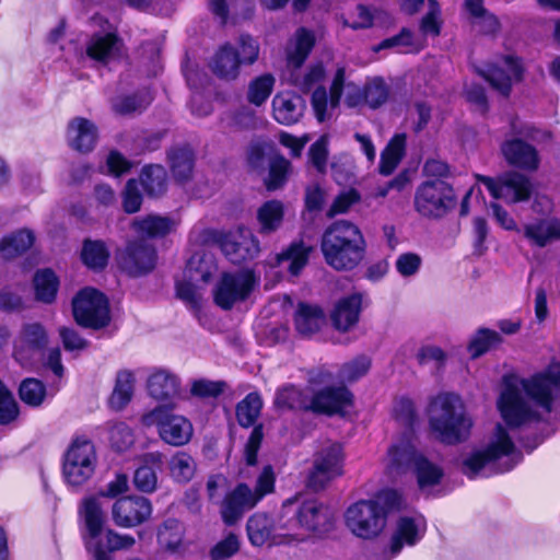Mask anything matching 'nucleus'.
Instances as JSON below:
<instances>
[{
	"mask_svg": "<svg viewBox=\"0 0 560 560\" xmlns=\"http://www.w3.org/2000/svg\"><path fill=\"white\" fill-rule=\"evenodd\" d=\"M320 250L325 262L335 271H353L365 259L368 243L357 224L336 220L324 230Z\"/></svg>",
	"mask_w": 560,
	"mask_h": 560,
	"instance_id": "1",
	"label": "nucleus"
},
{
	"mask_svg": "<svg viewBox=\"0 0 560 560\" xmlns=\"http://www.w3.org/2000/svg\"><path fill=\"white\" fill-rule=\"evenodd\" d=\"M407 506L404 492H376L373 499L358 501L347 509L346 525L354 536L371 540L384 532L390 515Z\"/></svg>",
	"mask_w": 560,
	"mask_h": 560,
	"instance_id": "2",
	"label": "nucleus"
},
{
	"mask_svg": "<svg viewBox=\"0 0 560 560\" xmlns=\"http://www.w3.org/2000/svg\"><path fill=\"white\" fill-rule=\"evenodd\" d=\"M81 537L94 560H112L109 552L130 549L136 540L131 535L107 529L102 536L105 516L96 497L85 498L79 509Z\"/></svg>",
	"mask_w": 560,
	"mask_h": 560,
	"instance_id": "3",
	"label": "nucleus"
},
{
	"mask_svg": "<svg viewBox=\"0 0 560 560\" xmlns=\"http://www.w3.org/2000/svg\"><path fill=\"white\" fill-rule=\"evenodd\" d=\"M429 428L436 440L446 445L465 442L472 427L459 395L441 393L429 404Z\"/></svg>",
	"mask_w": 560,
	"mask_h": 560,
	"instance_id": "4",
	"label": "nucleus"
},
{
	"mask_svg": "<svg viewBox=\"0 0 560 560\" xmlns=\"http://www.w3.org/2000/svg\"><path fill=\"white\" fill-rule=\"evenodd\" d=\"M260 55L258 40L248 33H243L236 46L230 42L221 44L210 57L208 68L211 73L223 82H234L241 75L242 67L256 63Z\"/></svg>",
	"mask_w": 560,
	"mask_h": 560,
	"instance_id": "5",
	"label": "nucleus"
},
{
	"mask_svg": "<svg viewBox=\"0 0 560 560\" xmlns=\"http://www.w3.org/2000/svg\"><path fill=\"white\" fill-rule=\"evenodd\" d=\"M290 530L304 535H324L331 530L335 521V511L315 497L302 498L296 495L293 500L283 503Z\"/></svg>",
	"mask_w": 560,
	"mask_h": 560,
	"instance_id": "6",
	"label": "nucleus"
},
{
	"mask_svg": "<svg viewBox=\"0 0 560 560\" xmlns=\"http://www.w3.org/2000/svg\"><path fill=\"white\" fill-rule=\"evenodd\" d=\"M71 311L77 325L85 329L102 330L112 322L108 298L92 287L77 292L71 301Z\"/></svg>",
	"mask_w": 560,
	"mask_h": 560,
	"instance_id": "7",
	"label": "nucleus"
},
{
	"mask_svg": "<svg viewBox=\"0 0 560 560\" xmlns=\"http://www.w3.org/2000/svg\"><path fill=\"white\" fill-rule=\"evenodd\" d=\"M497 440L489 443L485 448L469 454L462 463V472L470 480L490 477L493 472L495 462L503 456L511 455L515 445L502 424L495 427Z\"/></svg>",
	"mask_w": 560,
	"mask_h": 560,
	"instance_id": "8",
	"label": "nucleus"
},
{
	"mask_svg": "<svg viewBox=\"0 0 560 560\" xmlns=\"http://www.w3.org/2000/svg\"><path fill=\"white\" fill-rule=\"evenodd\" d=\"M413 205L421 217L441 219L455 209L457 197L448 182L427 179L417 187Z\"/></svg>",
	"mask_w": 560,
	"mask_h": 560,
	"instance_id": "9",
	"label": "nucleus"
},
{
	"mask_svg": "<svg viewBox=\"0 0 560 560\" xmlns=\"http://www.w3.org/2000/svg\"><path fill=\"white\" fill-rule=\"evenodd\" d=\"M95 447L91 440L75 438L68 447L62 462V474L68 485L82 486L95 470Z\"/></svg>",
	"mask_w": 560,
	"mask_h": 560,
	"instance_id": "10",
	"label": "nucleus"
},
{
	"mask_svg": "<svg viewBox=\"0 0 560 560\" xmlns=\"http://www.w3.org/2000/svg\"><path fill=\"white\" fill-rule=\"evenodd\" d=\"M246 530L250 544L258 547L304 540V535L290 530L283 509L277 524L266 514H254L247 521Z\"/></svg>",
	"mask_w": 560,
	"mask_h": 560,
	"instance_id": "11",
	"label": "nucleus"
},
{
	"mask_svg": "<svg viewBox=\"0 0 560 560\" xmlns=\"http://www.w3.org/2000/svg\"><path fill=\"white\" fill-rule=\"evenodd\" d=\"M256 283L253 269L223 272L213 290V301L220 308L230 311L235 303L246 301L250 296Z\"/></svg>",
	"mask_w": 560,
	"mask_h": 560,
	"instance_id": "12",
	"label": "nucleus"
},
{
	"mask_svg": "<svg viewBox=\"0 0 560 560\" xmlns=\"http://www.w3.org/2000/svg\"><path fill=\"white\" fill-rule=\"evenodd\" d=\"M147 424L154 423L160 438L172 446L187 444L192 435V425L183 416L174 415L172 408L155 407L150 413L143 416Z\"/></svg>",
	"mask_w": 560,
	"mask_h": 560,
	"instance_id": "13",
	"label": "nucleus"
},
{
	"mask_svg": "<svg viewBox=\"0 0 560 560\" xmlns=\"http://www.w3.org/2000/svg\"><path fill=\"white\" fill-rule=\"evenodd\" d=\"M354 406V395L346 385H326L313 392L310 400L311 413L316 416L346 417Z\"/></svg>",
	"mask_w": 560,
	"mask_h": 560,
	"instance_id": "14",
	"label": "nucleus"
},
{
	"mask_svg": "<svg viewBox=\"0 0 560 560\" xmlns=\"http://www.w3.org/2000/svg\"><path fill=\"white\" fill-rule=\"evenodd\" d=\"M119 268L130 277H140L151 272L156 265L158 254L153 245L143 240H133L116 253Z\"/></svg>",
	"mask_w": 560,
	"mask_h": 560,
	"instance_id": "15",
	"label": "nucleus"
},
{
	"mask_svg": "<svg viewBox=\"0 0 560 560\" xmlns=\"http://www.w3.org/2000/svg\"><path fill=\"white\" fill-rule=\"evenodd\" d=\"M498 408L505 424L511 429H518L524 424L536 421L540 422V415L533 410L523 398L520 389L508 384L498 400Z\"/></svg>",
	"mask_w": 560,
	"mask_h": 560,
	"instance_id": "16",
	"label": "nucleus"
},
{
	"mask_svg": "<svg viewBox=\"0 0 560 560\" xmlns=\"http://www.w3.org/2000/svg\"><path fill=\"white\" fill-rule=\"evenodd\" d=\"M427 520L419 512L399 515L389 540L390 558L399 555L404 547H413L420 542L427 533Z\"/></svg>",
	"mask_w": 560,
	"mask_h": 560,
	"instance_id": "17",
	"label": "nucleus"
},
{
	"mask_svg": "<svg viewBox=\"0 0 560 560\" xmlns=\"http://www.w3.org/2000/svg\"><path fill=\"white\" fill-rule=\"evenodd\" d=\"M211 240L225 258L237 266L253 261L260 252L259 242L254 236H240L237 240L231 232L212 231Z\"/></svg>",
	"mask_w": 560,
	"mask_h": 560,
	"instance_id": "18",
	"label": "nucleus"
},
{
	"mask_svg": "<svg viewBox=\"0 0 560 560\" xmlns=\"http://www.w3.org/2000/svg\"><path fill=\"white\" fill-rule=\"evenodd\" d=\"M152 509L148 499L140 495H127L118 499L112 510L113 520L119 527L130 528L144 522Z\"/></svg>",
	"mask_w": 560,
	"mask_h": 560,
	"instance_id": "19",
	"label": "nucleus"
},
{
	"mask_svg": "<svg viewBox=\"0 0 560 560\" xmlns=\"http://www.w3.org/2000/svg\"><path fill=\"white\" fill-rule=\"evenodd\" d=\"M500 152L508 165L522 171L535 172L540 164L537 149L521 138L504 140Z\"/></svg>",
	"mask_w": 560,
	"mask_h": 560,
	"instance_id": "20",
	"label": "nucleus"
},
{
	"mask_svg": "<svg viewBox=\"0 0 560 560\" xmlns=\"http://www.w3.org/2000/svg\"><path fill=\"white\" fill-rule=\"evenodd\" d=\"M124 40L117 32H96L91 35L85 46V54L91 60L107 66L121 57Z\"/></svg>",
	"mask_w": 560,
	"mask_h": 560,
	"instance_id": "21",
	"label": "nucleus"
},
{
	"mask_svg": "<svg viewBox=\"0 0 560 560\" xmlns=\"http://www.w3.org/2000/svg\"><path fill=\"white\" fill-rule=\"evenodd\" d=\"M98 130L90 119L77 116L69 120L67 126L68 145L79 153L92 152L97 143Z\"/></svg>",
	"mask_w": 560,
	"mask_h": 560,
	"instance_id": "22",
	"label": "nucleus"
},
{
	"mask_svg": "<svg viewBox=\"0 0 560 560\" xmlns=\"http://www.w3.org/2000/svg\"><path fill=\"white\" fill-rule=\"evenodd\" d=\"M362 299V293L354 292L336 302L330 313L331 325L336 330L347 332L359 323Z\"/></svg>",
	"mask_w": 560,
	"mask_h": 560,
	"instance_id": "23",
	"label": "nucleus"
},
{
	"mask_svg": "<svg viewBox=\"0 0 560 560\" xmlns=\"http://www.w3.org/2000/svg\"><path fill=\"white\" fill-rule=\"evenodd\" d=\"M147 388L152 398L165 402L163 407L172 408L180 393V380L166 370H156L149 376Z\"/></svg>",
	"mask_w": 560,
	"mask_h": 560,
	"instance_id": "24",
	"label": "nucleus"
},
{
	"mask_svg": "<svg viewBox=\"0 0 560 560\" xmlns=\"http://www.w3.org/2000/svg\"><path fill=\"white\" fill-rule=\"evenodd\" d=\"M266 492H226L220 513L226 525L236 523L243 514L253 509Z\"/></svg>",
	"mask_w": 560,
	"mask_h": 560,
	"instance_id": "25",
	"label": "nucleus"
},
{
	"mask_svg": "<svg viewBox=\"0 0 560 560\" xmlns=\"http://www.w3.org/2000/svg\"><path fill=\"white\" fill-rule=\"evenodd\" d=\"M305 102L293 92L278 93L272 100V115L276 121L284 126L296 124L303 116Z\"/></svg>",
	"mask_w": 560,
	"mask_h": 560,
	"instance_id": "26",
	"label": "nucleus"
},
{
	"mask_svg": "<svg viewBox=\"0 0 560 560\" xmlns=\"http://www.w3.org/2000/svg\"><path fill=\"white\" fill-rule=\"evenodd\" d=\"M170 171L176 183L185 184L191 179L196 155L190 144H176L167 150Z\"/></svg>",
	"mask_w": 560,
	"mask_h": 560,
	"instance_id": "27",
	"label": "nucleus"
},
{
	"mask_svg": "<svg viewBox=\"0 0 560 560\" xmlns=\"http://www.w3.org/2000/svg\"><path fill=\"white\" fill-rule=\"evenodd\" d=\"M163 454L161 452L144 453L139 458V466L133 474L136 490H155L158 471L162 470Z\"/></svg>",
	"mask_w": 560,
	"mask_h": 560,
	"instance_id": "28",
	"label": "nucleus"
},
{
	"mask_svg": "<svg viewBox=\"0 0 560 560\" xmlns=\"http://www.w3.org/2000/svg\"><path fill=\"white\" fill-rule=\"evenodd\" d=\"M325 319V313L319 305L299 302L293 322L301 336L311 337L320 330Z\"/></svg>",
	"mask_w": 560,
	"mask_h": 560,
	"instance_id": "29",
	"label": "nucleus"
},
{
	"mask_svg": "<svg viewBox=\"0 0 560 560\" xmlns=\"http://www.w3.org/2000/svg\"><path fill=\"white\" fill-rule=\"evenodd\" d=\"M36 236L30 229L23 228L5 234L0 240V257L11 261L24 255L35 243Z\"/></svg>",
	"mask_w": 560,
	"mask_h": 560,
	"instance_id": "30",
	"label": "nucleus"
},
{
	"mask_svg": "<svg viewBox=\"0 0 560 560\" xmlns=\"http://www.w3.org/2000/svg\"><path fill=\"white\" fill-rule=\"evenodd\" d=\"M35 301L51 305L60 289V279L51 268L37 269L32 279Z\"/></svg>",
	"mask_w": 560,
	"mask_h": 560,
	"instance_id": "31",
	"label": "nucleus"
},
{
	"mask_svg": "<svg viewBox=\"0 0 560 560\" xmlns=\"http://www.w3.org/2000/svg\"><path fill=\"white\" fill-rule=\"evenodd\" d=\"M110 259V250L103 240L84 238L80 252L81 262L93 272L104 271Z\"/></svg>",
	"mask_w": 560,
	"mask_h": 560,
	"instance_id": "32",
	"label": "nucleus"
},
{
	"mask_svg": "<svg viewBox=\"0 0 560 560\" xmlns=\"http://www.w3.org/2000/svg\"><path fill=\"white\" fill-rule=\"evenodd\" d=\"M310 400L303 389L288 383L276 389L273 406L278 410L311 412Z\"/></svg>",
	"mask_w": 560,
	"mask_h": 560,
	"instance_id": "33",
	"label": "nucleus"
},
{
	"mask_svg": "<svg viewBox=\"0 0 560 560\" xmlns=\"http://www.w3.org/2000/svg\"><path fill=\"white\" fill-rule=\"evenodd\" d=\"M175 226L170 217L160 214H147L132 221L131 228L142 237L155 240L167 236Z\"/></svg>",
	"mask_w": 560,
	"mask_h": 560,
	"instance_id": "34",
	"label": "nucleus"
},
{
	"mask_svg": "<svg viewBox=\"0 0 560 560\" xmlns=\"http://www.w3.org/2000/svg\"><path fill=\"white\" fill-rule=\"evenodd\" d=\"M389 463L387 469L398 476L412 471L422 455L412 444H393L387 451Z\"/></svg>",
	"mask_w": 560,
	"mask_h": 560,
	"instance_id": "35",
	"label": "nucleus"
},
{
	"mask_svg": "<svg viewBox=\"0 0 560 560\" xmlns=\"http://www.w3.org/2000/svg\"><path fill=\"white\" fill-rule=\"evenodd\" d=\"M256 219L258 232L261 235H270L277 232L284 220V205L278 199L265 201L258 209Z\"/></svg>",
	"mask_w": 560,
	"mask_h": 560,
	"instance_id": "36",
	"label": "nucleus"
},
{
	"mask_svg": "<svg viewBox=\"0 0 560 560\" xmlns=\"http://www.w3.org/2000/svg\"><path fill=\"white\" fill-rule=\"evenodd\" d=\"M139 183L149 198H160L167 191V172L160 164L144 165L139 175Z\"/></svg>",
	"mask_w": 560,
	"mask_h": 560,
	"instance_id": "37",
	"label": "nucleus"
},
{
	"mask_svg": "<svg viewBox=\"0 0 560 560\" xmlns=\"http://www.w3.org/2000/svg\"><path fill=\"white\" fill-rule=\"evenodd\" d=\"M390 89L386 84L382 77H376L372 81L366 82L361 91V94L354 100L353 96L347 97V104L349 106H355L359 100L363 102L372 109L382 107L389 98Z\"/></svg>",
	"mask_w": 560,
	"mask_h": 560,
	"instance_id": "38",
	"label": "nucleus"
},
{
	"mask_svg": "<svg viewBox=\"0 0 560 560\" xmlns=\"http://www.w3.org/2000/svg\"><path fill=\"white\" fill-rule=\"evenodd\" d=\"M524 236L538 247H545L551 240H560V219H540L524 226Z\"/></svg>",
	"mask_w": 560,
	"mask_h": 560,
	"instance_id": "39",
	"label": "nucleus"
},
{
	"mask_svg": "<svg viewBox=\"0 0 560 560\" xmlns=\"http://www.w3.org/2000/svg\"><path fill=\"white\" fill-rule=\"evenodd\" d=\"M264 401L258 392L248 393L235 406V417L238 425L244 429L258 424L257 420L261 413Z\"/></svg>",
	"mask_w": 560,
	"mask_h": 560,
	"instance_id": "40",
	"label": "nucleus"
},
{
	"mask_svg": "<svg viewBox=\"0 0 560 560\" xmlns=\"http://www.w3.org/2000/svg\"><path fill=\"white\" fill-rule=\"evenodd\" d=\"M502 185L506 196L512 194L511 203L525 202L532 198L534 187L529 177L517 171L504 172Z\"/></svg>",
	"mask_w": 560,
	"mask_h": 560,
	"instance_id": "41",
	"label": "nucleus"
},
{
	"mask_svg": "<svg viewBox=\"0 0 560 560\" xmlns=\"http://www.w3.org/2000/svg\"><path fill=\"white\" fill-rule=\"evenodd\" d=\"M135 389L132 372L122 370L116 375L115 386L109 396L108 405L115 411H121L131 401Z\"/></svg>",
	"mask_w": 560,
	"mask_h": 560,
	"instance_id": "42",
	"label": "nucleus"
},
{
	"mask_svg": "<svg viewBox=\"0 0 560 560\" xmlns=\"http://www.w3.org/2000/svg\"><path fill=\"white\" fill-rule=\"evenodd\" d=\"M406 150V135L405 133H397L395 135L385 149L381 153L380 164H378V171L380 174L384 176L390 175L398 164L400 163L401 159L405 155Z\"/></svg>",
	"mask_w": 560,
	"mask_h": 560,
	"instance_id": "43",
	"label": "nucleus"
},
{
	"mask_svg": "<svg viewBox=\"0 0 560 560\" xmlns=\"http://www.w3.org/2000/svg\"><path fill=\"white\" fill-rule=\"evenodd\" d=\"M503 342L500 332L481 327L476 330L467 345V351L471 359H478L492 349H497Z\"/></svg>",
	"mask_w": 560,
	"mask_h": 560,
	"instance_id": "44",
	"label": "nucleus"
},
{
	"mask_svg": "<svg viewBox=\"0 0 560 560\" xmlns=\"http://www.w3.org/2000/svg\"><path fill=\"white\" fill-rule=\"evenodd\" d=\"M412 472L420 490L440 485L444 477L443 468L431 462L423 453L417 460Z\"/></svg>",
	"mask_w": 560,
	"mask_h": 560,
	"instance_id": "45",
	"label": "nucleus"
},
{
	"mask_svg": "<svg viewBox=\"0 0 560 560\" xmlns=\"http://www.w3.org/2000/svg\"><path fill=\"white\" fill-rule=\"evenodd\" d=\"M291 163L282 154L277 153L269 159L268 176L264 185L268 191L281 189L288 182Z\"/></svg>",
	"mask_w": 560,
	"mask_h": 560,
	"instance_id": "46",
	"label": "nucleus"
},
{
	"mask_svg": "<svg viewBox=\"0 0 560 560\" xmlns=\"http://www.w3.org/2000/svg\"><path fill=\"white\" fill-rule=\"evenodd\" d=\"M311 247L305 246L303 241L291 243L285 249L278 254V261H289L288 271L291 276H299L308 262Z\"/></svg>",
	"mask_w": 560,
	"mask_h": 560,
	"instance_id": "47",
	"label": "nucleus"
},
{
	"mask_svg": "<svg viewBox=\"0 0 560 560\" xmlns=\"http://www.w3.org/2000/svg\"><path fill=\"white\" fill-rule=\"evenodd\" d=\"M276 78L272 73H262L252 79L248 83L247 102L257 107L264 105L273 92Z\"/></svg>",
	"mask_w": 560,
	"mask_h": 560,
	"instance_id": "48",
	"label": "nucleus"
},
{
	"mask_svg": "<svg viewBox=\"0 0 560 560\" xmlns=\"http://www.w3.org/2000/svg\"><path fill=\"white\" fill-rule=\"evenodd\" d=\"M316 43L315 35L306 27H300L296 31L294 49L288 54V62L294 68L304 65Z\"/></svg>",
	"mask_w": 560,
	"mask_h": 560,
	"instance_id": "49",
	"label": "nucleus"
},
{
	"mask_svg": "<svg viewBox=\"0 0 560 560\" xmlns=\"http://www.w3.org/2000/svg\"><path fill=\"white\" fill-rule=\"evenodd\" d=\"M184 528L178 521H166L158 533V541L160 547L170 552L178 553L183 546Z\"/></svg>",
	"mask_w": 560,
	"mask_h": 560,
	"instance_id": "50",
	"label": "nucleus"
},
{
	"mask_svg": "<svg viewBox=\"0 0 560 560\" xmlns=\"http://www.w3.org/2000/svg\"><path fill=\"white\" fill-rule=\"evenodd\" d=\"M152 102V96L148 91H136L130 94L121 95L114 103V110L120 115H130L137 110L145 109Z\"/></svg>",
	"mask_w": 560,
	"mask_h": 560,
	"instance_id": "51",
	"label": "nucleus"
},
{
	"mask_svg": "<svg viewBox=\"0 0 560 560\" xmlns=\"http://www.w3.org/2000/svg\"><path fill=\"white\" fill-rule=\"evenodd\" d=\"M18 394L25 405L36 408L44 402L47 390L42 381L35 377H26L20 383Z\"/></svg>",
	"mask_w": 560,
	"mask_h": 560,
	"instance_id": "52",
	"label": "nucleus"
},
{
	"mask_svg": "<svg viewBox=\"0 0 560 560\" xmlns=\"http://www.w3.org/2000/svg\"><path fill=\"white\" fill-rule=\"evenodd\" d=\"M170 471L176 482L187 483L195 475L196 463L189 454L178 452L170 462Z\"/></svg>",
	"mask_w": 560,
	"mask_h": 560,
	"instance_id": "53",
	"label": "nucleus"
},
{
	"mask_svg": "<svg viewBox=\"0 0 560 560\" xmlns=\"http://www.w3.org/2000/svg\"><path fill=\"white\" fill-rule=\"evenodd\" d=\"M110 447L117 453L128 451L135 444L132 429L125 422L114 423L108 432Z\"/></svg>",
	"mask_w": 560,
	"mask_h": 560,
	"instance_id": "54",
	"label": "nucleus"
},
{
	"mask_svg": "<svg viewBox=\"0 0 560 560\" xmlns=\"http://www.w3.org/2000/svg\"><path fill=\"white\" fill-rule=\"evenodd\" d=\"M272 147L265 141H253L246 150V164L250 171L262 173L266 171L269 150Z\"/></svg>",
	"mask_w": 560,
	"mask_h": 560,
	"instance_id": "55",
	"label": "nucleus"
},
{
	"mask_svg": "<svg viewBox=\"0 0 560 560\" xmlns=\"http://www.w3.org/2000/svg\"><path fill=\"white\" fill-rule=\"evenodd\" d=\"M341 463V446L338 444H334L325 448L320 456L315 460L319 471H327L336 477L342 474Z\"/></svg>",
	"mask_w": 560,
	"mask_h": 560,
	"instance_id": "56",
	"label": "nucleus"
},
{
	"mask_svg": "<svg viewBox=\"0 0 560 560\" xmlns=\"http://www.w3.org/2000/svg\"><path fill=\"white\" fill-rule=\"evenodd\" d=\"M143 203V195L139 189V182L136 178H129L121 192L122 210L127 214H133L140 211Z\"/></svg>",
	"mask_w": 560,
	"mask_h": 560,
	"instance_id": "57",
	"label": "nucleus"
},
{
	"mask_svg": "<svg viewBox=\"0 0 560 560\" xmlns=\"http://www.w3.org/2000/svg\"><path fill=\"white\" fill-rule=\"evenodd\" d=\"M442 7L440 2L428 8L427 13L419 21V31L423 35L438 37L443 27Z\"/></svg>",
	"mask_w": 560,
	"mask_h": 560,
	"instance_id": "58",
	"label": "nucleus"
},
{
	"mask_svg": "<svg viewBox=\"0 0 560 560\" xmlns=\"http://www.w3.org/2000/svg\"><path fill=\"white\" fill-rule=\"evenodd\" d=\"M240 548V537L234 533H229L213 545L209 551V558L211 560H228L236 555Z\"/></svg>",
	"mask_w": 560,
	"mask_h": 560,
	"instance_id": "59",
	"label": "nucleus"
},
{
	"mask_svg": "<svg viewBox=\"0 0 560 560\" xmlns=\"http://www.w3.org/2000/svg\"><path fill=\"white\" fill-rule=\"evenodd\" d=\"M480 75L500 94L509 96L512 91V80L506 71L498 66H490Z\"/></svg>",
	"mask_w": 560,
	"mask_h": 560,
	"instance_id": "60",
	"label": "nucleus"
},
{
	"mask_svg": "<svg viewBox=\"0 0 560 560\" xmlns=\"http://www.w3.org/2000/svg\"><path fill=\"white\" fill-rule=\"evenodd\" d=\"M538 423L539 422H536L535 425L526 423L523 427L518 428L520 432L516 435L517 442L528 454H530L539 445H541L546 439V436L542 433V430L538 427Z\"/></svg>",
	"mask_w": 560,
	"mask_h": 560,
	"instance_id": "61",
	"label": "nucleus"
},
{
	"mask_svg": "<svg viewBox=\"0 0 560 560\" xmlns=\"http://www.w3.org/2000/svg\"><path fill=\"white\" fill-rule=\"evenodd\" d=\"M21 335L23 341L34 350H42L47 346L48 335L40 323L24 324Z\"/></svg>",
	"mask_w": 560,
	"mask_h": 560,
	"instance_id": "62",
	"label": "nucleus"
},
{
	"mask_svg": "<svg viewBox=\"0 0 560 560\" xmlns=\"http://www.w3.org/2000/svg\"><path fill=\"white\" fill-rule=\"evenodd\" d=\"M185 275L190 281L208 282L212 277V268L205 256L192 255L186 264Z\"/></svg>",
	"mask_w": 560,
	"mask_h": 560,
	"instance_id": "63",
	"label": "nucleus"
},
{
	"mask_svg": "<svg viewBox=\"0 0 560 560\" xmlns=\"http://www.w3.org/2000/svg\"><path fill=\"white\" fill-rule=\"evenodd\" d=\"M371 369V359L366 355H358L350 362L342 364L341 374L348 382H355L364 376Z\"/></svg>",
	"mask_w": 560,
	"mask_h": 560,
	"instance_id": "64",
	"label": "nucleus"
}]
</instances>
